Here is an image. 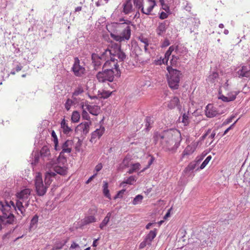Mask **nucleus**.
<instances>
[{
	"label": "nucleus",
	"instance_id": "f257e3e1",
	"mask_svg": "<svg viewBox=\"0 0 250 250\" xmlns=\"http://www.w3.org/2000/svg\"><path fill=\"white\" fill-rule=\"evenodd\" d=\"M153 139L155 144L160 142L166 151L174 153L180 146L181 135L177 129H169L161 132H155Z\"/></svg>",
	"mask_w": 250,
	"mask_h": 250
},
{
	"label": "nucleus",
	"instance_id": "f03ea898",
	"mask_svg": "<svg viewBox=\"0 0 250 250\" xmlns=\"http://www.w3.org/2000/svg\"><path fill=\"white\" fill-rule=\"evenodd\" d=\"M31 189L25 188L16 194V203L10 201L8 204L17 212L18 214L21 216H25V208L29 206L30 200Z\"/></svg>",
	"mask_w": 250,
	"mask_h": 250
},
{
	"label": "nucleus",
	"instance_id": "7ed1b4c3",
	"mask_svg": "<svg viewBox=\"0 0 250 250\" xmlns=\"http://www.w3.org/2000/svg\"><path fill=\"white\" fill-rule=\"evenodd\" d=\"M12 208V206L7 201L0 200V210L3 213V215L0 216L2 218L4 225L12 224L15 221V217L10 212Z\"/></svg>",
	"mask_w": 250,
	"mask_h": 250
},
{
	"label": "nucleus",
	"instance_id": "20e7f679",
	"mask_svg": "<svg viewBox=\"0 0 250 250\" xmlns=\"http://www.w3.org/2000/svg\"><path fill=\"white\" fill-rule=\"evenodd\" d=\"M167 70L169 73L167 75V82L169 87L172 89H177L182 73L180 71L173 69L171 66H167Z\"/></svg>",
	"mask_w": 250,
	"mask_h": 250
},
{
	"label": "nucleus",
	"instance_id": "39448f33",
	"mask_svg": "<svg viewBox=\"0 0 250 250\" xmlns=\"http://www.w3.org/2000/svg\"><path fill=\"white\" fill-rule=\"evenodd\" d=\"M120 76V72L117 69L115 71L112 70V68H106L102 71L99 72L96 77L100 82L104 83L106 81L113 82L114 76L119 77Z\"/></svg>",
	"mask_w": 250,
	"mask_h": 250
},
{
	"label": "nucleus",
	"instance_id": "423d86ee",
	"mask_svg": "<svg viewBox=\"0 0 250 250\" xmlns=\"http://www.w3.org/2000/svg\"><path fill=\"white\" fill-rule=\"evenodd\" d=\"M35 185L38 195L42 196L46 193L48 187L43 184L42 175L39 173L35 177Z\"/></svg>",
	"mask_w": 250,
	"mask_h": 250
},
{
	"label": "nucleus",
	"instance_id": "0eeeda50",
	"mask_svg": "<svg viewBox=\"0 0 250 250\" xmlns=\"http://www.w3.org/2000/svg\"><path fill=\"white\" fill-rule=\"evenodd\" d=\"M105 54L107 56H111L113 58L117 57L121 61H123L126 58L125 53L123 52L120 47L109 49L108 48L104 50Z\"/></svg>",
	"mask_w": 250,
	"mask_h": 250
},
{
	"label": "nucleus",
	"instance_id": "6e6552de",
	"mask_svg": "<svg viewBox=\"0 0 250 250\" xmlns=\"http://www.w3.org/2000/svg\"><path fill=\"white\" fill-rule=\"evenodd\" d=\"M91 125V121L84 122L79 124L75 129L76 133H80L81 137H85L89 133L90 126Z\"/></svg>",
	"mask_w": 250,
	"mask_h": 250
},
{
	"label": "nucleus",
	"instance_id": "1a4fd4ad",
	"mask_svg": "<svg viewBox=\"0 0 250 250\" xmlns=\"http://www.w3.org/2000/svg\"><path fill=\"white\" fill-rule=\"evenodd\" d=\"M107 58H108L107 54H105L104 51L100 55L96 54H93L92 55V63H93L94 69L97 70L102 64V61H105Z\"/></svg>",
	"mask_w": 250,
	"mask_h": 250
},
{
	"label": "nucleus",
	"instance_id": "9d476101",
	"mask_svg": "<svg viewBox=\"0 0 250 250\" xmlns=\"http://www.w3.org/2000/svg\"><path fill=\"white\" fill-rule=\"evenodd\" d=\"M108 57H109L110 60H107L104 63L103 69L109 68H112V70L115 71V70L117 69L118 72H120L117 60L111 56H108Z\"/></svg>",
	"mask_w": 250,
	"mask_h": 250
},
{
	"label": "nucleus",
	"instance_id": "9b49d317",
	"mask_svg": "<svg viewBox=\"0 0 250 250\" xmlns=\"http://www.w3.org/2000/svg\"><path fill=\"white\" fill-rule=\"evenodd\" d=\"M120 21H125L124 23H121V24H126L127 25V26L124 28L121 35L124 39V41L128 40L131 35V29L128 25H129L131 22L128 20H125L124 19H121Z\"/></svg>",
	"mask_w": 250,
	"mask_h": 250
},
{
	"label": "nucleus",
	"instance_id": "f8f14e48",
	"mask_svg": "<svg viewBox=\"0 0 250 250\" xmlns=\"http://www.w3.org/2000/svg\"><path fill=\"white\" fill-rule=\"evenodd\" d=\"M174 50L175 52L177 54V52H179L178 47H175L173 45L170 46L169 47L168 49L166 52L165 54V57L162 60H158L156 64H161L162 63L164 64H165V63H167L168 61L169 57L171 55L172 52Z\"/></svg>",
	"mask_w": 250,
	"mask_h": 250
},
{
	"label": "nucleus",
	"instance_id": "ddd939ff",
	"mask_svg": "<svg viewBox=\"0 0 250 250\" xmlns=\"http://www.w3.org/2000/svg\"><path fill=\"white\" fill-rule=\"evenodd\" d=\"M67 164H63L61 162H58L53 166V168L55 173H57L61 175H65L67 173Z\"/></svg>",
	"mask_w": 250,
	"mask_h": 250
},
{
	"label": "nucleus",
	"instance_id": "4468645a",
	"mask_svg": "<svg viewBox=\"0 0 250 250\" xmlns=\"http://www.w3.org/2000/svg\"><path fill=\"white\" fill-rule=\"evenodd\" d=\"M72 70L75 75L77 76H81L84 73V68L80 65V61L78 58H75Z\"/></svg>",
	"mask_w": 250,
	"mask_h": 250
},
{
	"label": "nucleus",
	"instance_id": "2eb2a0df",
	"mask_svg": "<svg viewBox=\"0 0 250 250\" xmlns=\"http://www.w3.org/2000/svg\"><path fill=\"white\" fill-rule=\"evenodd\" d=\"M169 23L170 21L168 20H165L162 22H159L156 29L157 34L159 36H162L166 32Z\"/></svg>",
	"mask_w": 250,
	"mask_h": 250
},
{
	"label": "nucleus",
	"instance_id": "dca6fc26",
	"mask_svg": "<svg viewBox=\"0 0 250 250\" xmlns=\"http://www.w3.org/2000/svg\"><path fill=\"white\" fill-rule=\"evenodd\" d=\"M147 4L148 5L146 9H145L144 7H142L141 12L144 14L148 15L150 14L151 12L156 5V2L154 0H148L147 1Z\"/></svg>",
	"mask_w": 250,
	"mask_h": 250
},
{
	"label": "nucleus",
	"instance_id": "f3484780",
	"mask_svg": "<svg viewBox=\"0 0 250 250\" xmlns=\"http://www.w3.org/2000/svg\"><path fill=\"white\" fill-rule=\"evenodd\" d=\"M205 112L206 116L209 118L215 117L218 114L215 108L213 107L211 104H208L206 106Z\"/></svg>",
	"mask_w": 250,
	"mask_h": 250
},
{
	"label": "nucleus",
	"instance_id": "a211bd4d",
	"mask_svg": "<svg viewBox=\"0 0 250 250\" xmlns=\"http://www.w3.org/2000/svg\"><path fill=\"white\" fill-rule=\"evenodd\" d=\"M40 155L44 161L50 159V150L47 146H44L42 148L40 151Z\"/></svg>",
	"mask_w": 250,
	"mask_h": 250
},
{
	"label": "nucleus",
	"instance_id": "6ab92c4d",
	"mask_svg": "<svg viewBox=\"0 0 250 250\" xmlns=\"http://www.w3.org/2000/svg\"><path fill=\"white\" fill-rule=\"evenodd\" d=\"M56 174L52 171H49L46 172L44 178L45 185L48 187L52 182V178H54Z\"/></svg>",
	"mask_w": 250,
	"mask_h": 250
},
{
	"label": "nucleus",
	"instance_id": "aec40b11",
	"mask_svg": "<svg viewBox=\"0 0 250 250\" xmlns=\"http://www.w3.org/2000/svg\"><path fill=\"white\" fill-rule=\"evenodd\" d=\"M73 142L72 140H67L65 141L62 146V148L63 152L70 153L72 150Z\"/></svg>",
	"mask_w": 250,
	"mask_h": 250
},
{
	"label": "nucleus",
	"instance_id": "412c9836",
	"mask_svg": "<svg viewBox=\"0 0 250 250\" xmlns=\"http://www.w3.org/2000/svg\"><path fill=\"white\" fill-rule=\"evenodd\" d=\"M104 131V127L102 126H101L100 128L96 129V130H95L91 133L90 141H92V140L93 139H95L97 138H100L103 135Z\"/></svg>",
	"mask_w": 250,
	"mask_h": 250
},
{
	"label": "nucleus",
	"instance_id": "4be33fe9",
	"mask_svg": "<svg viewBox=\"0 0 250 250\" xmlns=\"http://www.w3.org/2000/svg\"><path fill=\"white\" fill-rule=\"evenodd\" d=\"M133 9L132 4L130 0H126L125 2L123 4V12L125 14H128Z\"/></svg>",
	"mask_w": 250,
	"mask_h": 250
},
{
	"label": "nucleus",
	"instance_id": "5701e85b",
	"mask_svg": "<svg viewBox=\"0 0 250 250\" xmlns=\"http://www.w3.org/2000/svg\"><path fill=\"white\" fill-rule=\"evenodd\" d=\"M156 229H155L154 230H150L148 234L146 236L145 239L148 243V246H150L151 245V242L156 237Z\"/></svg>",
	"mask_w": 250,
	"mask_h": 250
},
{
	"label": "nucleus",
	"instance_id": "b1692460",
	"mask_svg": "<svg viewBox=\"0 0 250 250\" xmlns=\"http://www.w3.org/2000/svg\"><path fill=\"white\" fill-rule=\"evenodd\" d=\"M250 70L248 69L247 66H243L242 68L238 70L237 74L240 77H248L249 76Z\"/></svg>",
	"mask_w": 250,
	"mask_h": 250
},
{
	"label": "nucleus",
	"instance_id": "393cba45",
	"mask_svg": "<svg viewBox=\"0 0 250 250\" xmlns=\"http://www.w3.org/2000/svg\"><path fill=\"white\" fill-rule=\"evenodd\" d=\"M195 150V147L193 146H188L183 152L182 155V159L184 158L186 156L192 154Z\"/></svg>",
	"mask_w": 250,
	"mask_h": 250
},
{
	"label": "nucleus",
	"instance_id": "a878e982",
	"mask_svg": "<svg viewBox=\"0 0 250 250\" xmlns=\"http://www.w3.org/2000/svg\"><path fill=\"white\" fill-rule=\"evenodd\" d=\"M179 103V100L178 97H174L169 102L167 106L170 109H173L177 106Z\"/></svg>",
	"mask_w": 250,
	"mask_h": 250
},
{
	"label": "nucleus",
	"instance_id": "bb28decb",
	"mask_svg": "<svg viewBox=\"0 0 250 250\" xmlns=\"http://www.w3.org/2000/svg\"><path fill=\"white\" fill-rule=\"evenodd\" d=\"M61 127L63 129V132L64 134H67L72 131V129L69 127L67 124L66 123L65 120L63 119L61 122Z\"/></svg>",
	"mask_w": 250,
	"mask_h": 250
},
{
	"label": "nucleus",
	"instance_id": "cd10ccee",
	"mask_svg": "<svg viewBox=\"0 0 250 250\" xmlns=\"http://www.w3.org/2000/svg\"><path fill=\"white\" fill-rule=\"evenodd\" d=\"M199 162H200V160H199L197 161H193V162H191L190 164H189V165L188 166V167L185 168L184 171L187 173V172H189L191 170H193V169H194L196 168L197 165L199 163Z\"/></svg>",
	"mask_w": 250,
	"mask_h": 250
},
{
	"label": "nucleus",
	"instance_id": "c85d7f7f",
	"mask_svg": "<svg viewBox=\"0 0 250 250\" xmlns=\"http://www.w3.org/2000/svg\"><path fill=\"white\" fill-rule=\"evenodd\" d=\"M96 219L93 215H90L85 217L82 220V224L83 225H86L88 224L96 222Z\"/></svg>",
	"mask_w": 250,
	"mask_h": 250
},
{
	"label": "nucleus",
	"instance_id": "c756f323",
	"mask_svg": "<svg viewBox=\"0 0 250 250\" xmlns=\"http://www.w3.org/2000/svg\"><path fill=\"white\" fill-rule=\"evenodd\" d=\"M146 122V129L147 131L149 130L151 128L152 125L154 123V120L153 117H146L145 120Z\"/></svg>",
	"mask_w": 250,
	"mask_h": 250
},
{
	"label": "nucleus",
	"instance_id": "7c9ffc66",
	"mask_svg": "<svg viewBox=\"0 0 250 250\" xmlns=\"http://www.w3.org/2000/svg\"><path fill=\"white\" fill-rule=\"evenodd\" d=\"M111 215V213L110 212H108L106 216L105 217V218H104V219L103 220V221L99 226V227L101 229H103L107 225V224L109 221Z\"/></svg>",
	"mask_w": 250,
	"mask_h": 250
},
{
	"label": "nucleus",
	"instance_id": "2f4dec72",
	"mask_svg": "<svg viewBox=\"0 0 250 250\" xmlns=\"http://www.w3.org/2000/svg\"><path fill=\"white\" fill-rule=\"evenodd\" d=\"M83 92V89L81 86H79L77 87L72 94V99L74 100H76L77 101V99L75 97L82 94Z\"/></svg>",
	"mask_w": 250,
	"mask_h": 250
},
{
	"label": "nucleus",
	"instance_id": "473e14b6",
	"mask_svg": "<svg viewBox=\"0 0 250 250\" xmlns=\"http://www.w3.org/2000/svg\"><path fill=\"white\" fill-rule=\"evenodd\" d=\"M219 96L218 97L219 99L222 100L223 102H229L230 101H232L235 100L234 96L232 95L231 96V97H228L227 96H224L221 94V93L219 92Z\"/></svg>",
	"mask_w": 250,
	"mask_h": 250
},
{
	"label": "nucleus",
	"instance_id": "72a5a7b5",
	"mask_svg": "<svg viewBox=\"0 0 250 250\" xmlns=\"http://www.w3.org/2000/svg\"><path fill=\"white\" fill-rule=\"evenodd\" d=\"M103 193L105 197L110 199L111 197L109 194V191L108 189V183L107 182L104 181Z\"/></svg>",
	"mask_w": 250,
	"mask_h": 250
},
{
	"label": "nucleus",
	"instance_id": "f704fd0d",
	"mask_svg": "<svg viewBox=\"0 0 250 250\" xmlns=\"http://www.w3.org/2000/svg\"><path fill=\"white\" fill-rule=\"evenodd\" d=\"M131 165V167L127 171V173L129 174H131L140 169V164L138 163L133 164Z\"/></svg>",
	"mask_w": 250,
	"mask_h": 250
},
{
	"label": "nucleus",
	"instance_id": "c9c22d12",
	"mask_svg": "<svg viewBox=\"0 0 250 250\" xmlns=\"http://www.w3.org/2000/svg\"><path fill=\"white\" fill-rule=\"evenodd\" d=\"M180 59V55L178 54V52L176 55L172 56V59L170 60V63L172 65H176L177 64L178 60Z\"/></svg>",
	"mask_w": 250,
	"mask_h": 250
},
{
	"label": "nucleus",
	"instance_id": "e433bc0d",
	"mask_svg": "<svg viewBox=\"0 0 250 250\" xmlns=\"http://www.w3.org/2000/svg\"><path fill=\"white\" fill-rule=\"evenodd\" d=\"M65 152H63L62 150L60 152L59 156L58 157L57 159V162H61L63 164H66V157L64 156V154Z\"/></svg>",
	"mask_w": 250,
	"mask_h": 250
},
{
	"label": "nucleus",
	"instance_id": "4c0bfd02",
	"mask_svg": "<svg viewBox=\"0 0 250 250\" xmlns=\"http://www.w3.org/2000/svg\"><path fill=\"white\" fill-rule=\"evenodd\" d=\"M80 118V115L79 113L77 111H74L71 116L72 121L74 123H77L79 121Z\"/></svg>",
	"mask_w": 250,
	"mask_h": 250
},
{
	"label": "nucleus",
	"instance_id": "58836bf2",
	"mask_svg": "<svg viewBox=\"0 0 250 250\" xmlns=\"http://www.w3.org/2000/svg\"><path fill=\"white\" fill-rule=\"evenodd\" d=\"M143 199V196L141 195H137L135 196L134 199L132 201V204L134 205H136L138 204H140Z\"/></svg>",
	"mask_w": 250,
	"mask_h": 250
},
{
	"label": "nucleus",
	"instance_id": "ea45409f",
	"mask_svg": "<svg viewBox=\"0 0 250 250\" xmlns=\"http://www.w3.org/2000/svg\"><path fill=\"white\" fill-rule=\"evenodd\" d=\"M85 106L86 107L85 109H87L90 114L93 115H97L98 114V111L97 110L95 109L94 106L90 105H86Z\"/></svg>",
	"mask_w": 250,
	"mask_h": 250
},
{
	"label": "nucleus",
	"instance_id": "a19ab883",
	"mask_svg": "<svg viewBox=\"0 0 250 250\" xmlns=\"http://www.w3.org/2000/svg\"><path fill=\"white\" fill-rule=\"evenodd\" d=\"M99 93L98 94L99 97L101 98H103V99H106V98H108L111 94V92H109L108 91H103V92H100V93L99 91Z\"/></svg>",
	"mask_w": 250,
	"mask_h": 250
},
{
	"label": "nucleus",
	"instance_id": "79ce46f5",
	"mask_svg": "<svg viewBox=\"0 0 250 250\" xmlns=\"http://www.w3.org/2000/svg\"><path fill=\"white\" fill-rule=\"evenodd\" d=\"M82 108L83 109V112L82 114V117L83 119L88 120L89 121V120L90 119V116L87 113V111H85V108H84V105L83 104H82L81 105Z\"/></svg>",
	"mask_w": 250,
	"mask_h": 250
},
{
	"label": "nucleus",
	"instance_id": "37998d69",
	"mask_svg": "<svg viewBox=\"0 0 250 250\" xmlns=\"http://www.w3.org/2000/svg\"><path fill=\"white\" fill-rule=\"evenodd\" d=\"M134 4L135 7L138 9L142 10V7H143V0H133Z\"/></svg>",
	"mask_w": 250,
	"mask_h": 250
},
{
	"label": "nucleus",
	"instance_id": "c03bdc74",
	"mask_svg": "<svg viewBox=\"0 0 250 250\" xmlns=\"http://www.w3.org/2000/svg\"><path fill=\"white\" fill-rule=\"evenodd\" d=\"M77 102L76 100H74L73 99L72 100L67 99L65 104V107L67 110H69L72 103H76Z\"/></svg>",
	"mask_w": 250,
	"mask_h": 250
},
{
	"label": "nucleus",
	"instance_id": "a18cd8bd",
	"mask_svg": "<svg viewBox=\"0 0 250 250\" xmlns=\"http://www.w3.org/2000/svg\"><path fill=\"white\" fill-rule=\"evenodd\" d=\"M211 156L210 155L208 156L206 159L204 161V162L202 163V164L201 165L200 168L201 169H202L208 165V162L210 161L211 159Z\"/></svg>",
	"mask_w": 250,
	"mask_h": 250
},
{
	"label": "nucleus",
	"instance_id": "49530a36",
	"mask_svg": "<svg viewBox=\"0 0 250 250\" xmlns=\"http://www.w3.org/2000/svg\"><path fill=\"white\" fill-rule=\"evenodd\" d=\"M136 180L135 179V178L133 176H130L128 178H127L125 181L124 182L121 184V185H123L124 184H127L129 185L133 184V183L135 182Z\"/></svg>",
	"mask_w": 250,
	"mask_h": 250
},
{
	"label": "nucleus",
	"instance_id": "de8ad7c7",
	"mask_svg": "<svg viewBox=\"0 0 250 250\" xmlns=\"http://www.w3.org/2000/svg\"><path fill=\"white\" fill-rule=\"evenodd\" d=\"M51 136L53 139V141H54V144H55V148L56 150H58V148H57V146L58 145V138H57V136L55 132L54 131H52V133H51Z\"/></svg>",
	"mask_w": 250,
	"mask_h": 250
},
{
	"label": "nucleus",
	"instance_id": "09e8293b",
	"mask_svg": "<svg viewBox=\"0 0 250 250\" xmlns=\"http://www.w3.org/2000/svg\"><path fill=\"white\" fill-rule=\"evenodd\" d=\"M131 160L130 157L126 156L123 160L122 165L123 167H128L129 166V162Z\"/></svg>",
	"mask_w": 250,
	"mask_h": 250
},
{
	"label": "nucleus",
	"instance_id": "8fccbe9b",
	"mask_svg": "<svg viewBox=\"0 0 250 250\" xmlns=\"http://www.w3.org/2000/svg\"><path fill=\"white\" fill-rule=\"evenodd\" d=\"M110 35H111V37L113 39L116 40V41H118V42H122V41H124V40L123 38V37H122L121 35H115L114 34L111 33Z\"/></svg>",
	"mask_w": 250,
	"mask_h": 250
},
{
	"label": "nucleus",
	"instance_id": "3c124183",
	"mask_svg": "<svg viewBox=\"0 0 250 250\" xmlns=\"http://www.w3.org/2000/svg\"><path fill=\"white\" fill-rule=\"evenodd\" d=\"M182 122L184 124V125H187L189 123L188 116L186 113L183 114L182 117Z\"/></svg>",
	"mask_w": 250,
	"mask_h": 250
},
{
	"label": "nucleus",
	"instance_id": "603ef678",
	"mask_svg": "<svg viewBox=\"0 0 250 250\" xmlns=\"http://www.w3.org/2000/svg\"><path fill=\"white\" fill-rule=\"evenodd\" d=\"M38 221V216L36 215L32 219L30 223V227H33Z\"/></svg>",
	"mask_w": 250,
	"mask_h": 250
},
{
	"label": "nucleus",
	"instance_id": "864d4df0",
	"mask_svg": "<svg viewBox=\"0 0 250 250\" xmlns=\"http://www.w3.org/2000/svg\"><path fill=\"white\" fill-rule=\"evenodd\" d=\"M140 41L145 44L144 48L145 51L147 50V46L148 45V42L147 39L146 38H140Z\"/></svg>",
	"mask_w": 250,
	"mask_h": 250
},
{
	"label": "nucleus",
	"instance_id": "5fc2aeb1",
	"mask_svg": "<svg viewBox=\"0 0 250 250\" xmlns=\"http://www.w3.org/2000/svg\"><path fill=\"white\" fill-rule=\"evenodd\" d=\"M146 246H148V243L144 239V241L140 243L139 245V249H143Z\"/></svg>",
	"mask_w": 250,
	"mask_h": 250
},
{
	"label": "nucleus",
	"instance_id": "6e6d98bb",
	"mask_svg": "<svg viewBox=\"0 0 250 250\" xmlns=\"http://www.w3.org/2000/svg\"><path fill=\"white\" fill-rule=\"evenodd\" d=\"M80 246L76 243L75 242H73L72 244H71L70 247V250H71V249H77L78 250H79V249H80Z\"/></svg>",
	"mask_w": 250,
	"mask_h": 250
},
{
	"label": "nucleus",
	"instance_id": "4d7b16f0",
	"mask_svg": "<svg viewBox=\"0 0 250 250\" xmlns=\"http://www.w3.org/2000/svg\"><path fill=\"white\" fill-rule=\"evenodd\" d=\"M66 241H64L63 243H60L55 245L56 249L57 250L62 249L64 245L66 244Z\"/></svg>",
	"mask_w": 250,
	"mask_h": 250
},
{
	"label": "nucleus",
	"instance_id": "13d9d810",
	"mask_svg": "<svg viewBox=\"0 0 250 250\" xmlns=\"http://www.w3.org/2000/svg\"><path fill=\"white\" fill-rule=\"evenodd\" d=\"M167 17L168 15L164 12H162L159 16V18L162 20L166 19L167 18Z\"/></svg>",
	"mask_w": 250,
	"mask_h": 250
},
{
	"label": "nucleus",
	"instance_id": "bf43d9fd",
	"mask_svg": "<svg viewBox=\"0 0 250 250\" xmlns=\"http://www.w3.org/2000/svg\"><path fill=\"white\" fill-rule=\"evenodd\" d=\"M169 44H170L169 41H168V39H166L165 40V41L163 42V43L162 44V47H165L168 46Z\"/></svg>",
	"mask_w": 250,
	"mask_h": 250
},
{
	"label": "nucleus",
	"instance_id": "052dcab7",
	"mask_svg": "<svg viewBox=\"0 0 250 250\" xmlns=\"http://www.w3.org/2000/svg\"><path fill=\"white\" fill-rule=\"evenodd\" d=\"M237 95V93L236 92L232 91V92H230L229 93H228L227 94V96L228 97H231V96L233 95V96H234V97H235V99Z\"/></svg>",
	"mask_w": 250,
	"mask_h": 250
},
{
	"label": "nucleus",
	"instance_id": "680f3d73",
	"mask_svg": "<svg viewBox=\"0 0 250 250\" xmlns=\"http://www.w3.org/2000/svg\"><path fill=\"white\" fill-rule=\"evenodd\" d=\"M103 167V166L102 165V164H98L96 167H95V170L97 171V172H98L100 170H101V169Z\"/></svg>",
	"mask_w": 250,
	"mask_h": 250
},
{
	"label": "nucleus",
	"instance_id": "e2e57ef3",
	"mask_svg": "<svg viewBox=\"0 0 250 250\" xmlns=\"http://www.w3.org/2000/svg\"><path fill=\"white\" fill-rule=\"evenodd\" d=\"M218 77V74L216 72L213 73L211 75H210L209 77V79H214Z\"/></svg>",
	"mask_w": 250,
	"mask_h": 250
},
{
	"label": "nucleus",
	"instance_id": "0e129e2a",
	"mask_svg": "<svg viewBox=\"0 0 250 250\" xmlns=\"http://www.w3.org/2000/svg\"><path fill=\"white\" fill-rule=\"evenodd\" d=\"M125 191V189H122L121 191H120L118 193V194L115 196V198L122 197V195H121V194H123Z\"/></svg>",
	"mask_w": 250,
	"mask_h": 250
},
{
	"label": "nucleus",
	"instance_id": "69168bd1",
	"mask_svg": "<svg viewBox=\"0 0 250 250\" xmlns=\"http://www.w3.org/2000/svg\"><path fill=\"white\" fill-rule=\"evenodd\" d=\"M236 123V122H234L233 124H232L229 127H228L226 130L224 131V135L226 134L229 130H230L232 127Z\"/></svg>",
	"mask_w": 250,
	"mask_h": 250
},
{
	"label": "nucleus",
	"instance_id": "338daca9",
	"mask_svg": "<svg viewBox=\"0 0 250 250\" xmlns=\"http://www.w3.org/2000/svg\"><path fill=\"white\" fill-rule=\"evenodd\" d=\"M97 175V173H95L94 174V175H93L92 176H91V177H89V178L87 180V181L86 182V184H88L93 179V178Z\"/></svg>",
	"mask_w": 250,
	"mask_h": 250
},
{
	"label": "nucleus",
	"instance_id": "774afa93",
	"mask_svg": "<svg viewBox=\"0 0 250 250\" xmlns=\"http://www.w3.org/2000/svg\"><path fill=\"white\" fill-rule=\"evenodd\" d=\"M233 118V117H230L229 118L226 119V121L224 122L223 124L226 125V124H228L231 122Z\"/></svg>",
	"mask_w": 250,
	"mask_h": 250
}]
</instances>
